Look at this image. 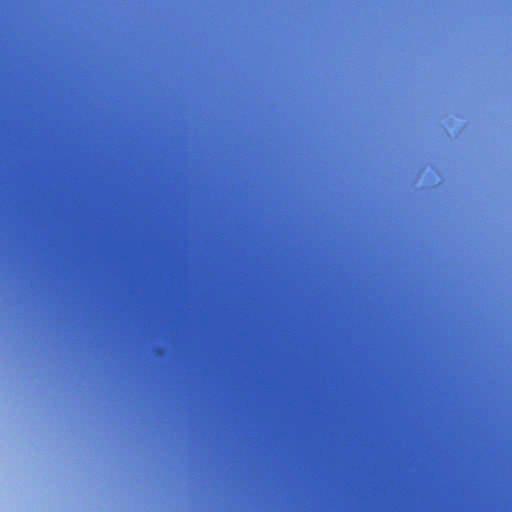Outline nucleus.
Returning <instances> with one entry per match:
<instances>
[{
  "label": "nucleus",
  "instance_id": "1",
  "mask_svg": "<svg viewBox=\"0 0 512 512\" xmlns=\"http://www.w3.org/2000/svg\"><path fill=\"white\" fill-rule=\"evenodd\" d=\"M29 202H30V199H29V194L27 195V204L29 205Z\"/></svg>",
  "mask_w": 512,
  "mask_h": 512
},
{
  "label": "nucleus",
  "instance_id": "2",
  "mask_svg": "<svg viewBox=\"0 0 512 512\" xmlns=\"http://www.w3.org/2000/svg\"><path fill=\"white\" fill-rule=\"evenodd\" d=\"M33 287H36V280H33Z\"/></svg>",
  "mask_w": 512,
  "mask_h": 512
},
{
  "label": "nucleus",
  "instance_id": "3",
  "mask_svg": "<svg viewBox=\"0 0 512 512\" xmlns=\"http://www.w3.org/2000/svg\"><path fill=\"white\" fill-rule=\"evenodd\" d=\"M33 287H36V280H33Z\"/></svg>",
  "mask_w": 512,
  "mask_h": 512
},
{
  "label": "nucleus",
  "instance_id": "4",
  "mask_svg": "<svg viewBox=\"0 0 512 512\" xmlns=\"http://www.w3.org/2000/svg\"><path fill=\"white\" fill-rule=\"evenodd\" d=\"M33 287H36V280H33Z\"/></svg>",
  "mask_w": 512,
  "mask_h": 512
},
{
  "label": "nucleus",
  "instance_id": "5",
  "mask_svg": "<svg viewBox=\"0 0 512 512\" xmlns=\"http://www.w3.org/2000/svg\"><path fill=\"white\" fill-rule=\"evenodd\" d=\"M33 91H34V92L36 91V88H35V87L33 88Z\"/></svg>",
  "mask_w": 512,
  "mask_h": 512
},
{
  "label": "nucleus",
  "instance_id": "6",
  "mask_svg": "<svg viewBox=\"0 0 512 512\" xmlns=\"http://www.w3.org/2000/svg\"><path fill=\"white\" fill-rule=\"evenodd\" d=\"M33 173H34V174L36 173V170H35V169L33 170Z\"/></svg>",
  "mask_w": 512,
  "mask_h": 512
},
{
  "label": "nucleus",
  "instance_id": "7",
  "mask_svg": "<svg viewBox=\"0 0 512 512\" xmlns=\"http://www.w3.org/2000/svg\"><path fill=\"white\" fill-rule=\"evenodd\" d=\"M33 237H34V238L36 237V234H35V233L33 234Z\"/></svg>",
  "mask_w": 512,
  "mask_h": 512
}]
</instances>
